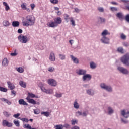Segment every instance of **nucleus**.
<instances>
[{
    "mask_svg": "<svg viewBox=\"0 0 129 129\" xmlns=\"http://www.w3.org/2000/svg\"><path fill=\"white\" fill-rule=\"evenodd\" d=\"M8 126V127H12V126H13V123H10L8 122V123L7 124V126Z\"/></svg>",
    "mask_w": 129,
    "mask_h": 129,
    "instance_id": "nucleus-57",
    "label": "nucleus"
},
{
    "mask_svg": "<svg viewBox=\"0 0 129 129\" xmlns=\"http://www.w3.org/2000/svg\"><path fill=\"white\" fill-rule=\"evenodd\" d=\"M19 116H20V114L19 113H17L16 114H14L13 115V117H15V118H18Z\"/></svg>",
    "mask_w": 129,
    "mask_h": 129,
    "instance_id": "nucleus-58",
    "label": "nucleus"
},
{
    "mask_svg": "<svg viewBox=\"0 0 129 129\" xmlns=\"http://www.w3.org/2000/svg\"><path fill=\"white\" fill-rule=\"evenodd\" d=\"M98 11H99L101 13H103L104 12V9L102 7H99L98 8Z\"/></svg>",
    "mask_w": 129,
    "mask_h": 129,
    "instance_id": "nucleus-53",
    "label": "nucleus"
},
{
    "mask_svg": "<svg viewBox=\"0 0 129 129\" xmlns=\"http://www.w3.org/2000/svg\"><path fill=\"white\" fill-rule=\"evenodd\" d=\"M77 124V120H72V125H75V124Z\"/></svg>",
    "mask_w": 129,
    "mask_h": 129,
    "instance_id": "nucleus-55",
    "label": "nucleus"
},
{
    "mask_svg": "<svg viewBox=\"0 0 129 129\" xmlns=\"http://www.w3.org/2000/svg\"><path fill=\"white\" fill-rule=\"evenodd\" d=\"M59 56L60 59H61V60H65V58H66L65 55L60 54L59 55Z\"/></svg>",
    "mask_w": 129,
    "mask_h": 129,
    "instance_id": "nucleus-38",
    "label": "nucleus"
},
{
    "mask_svg": "<svg viewBox=\"0 0 129 129\" xmlns=\"http://www.w3.org/2000/svg\"><path fill=\"white\" fill-rule=\"evenodd\" d=\"M3 114L5 115V116H6V117H9V116H10V115H11V114H10L9 113V112H7V111H4V112H3Z\"/></svg>",
    "mask_w": 129,
    "mask_h": 129,
    "instance_id": "nucleus-44",
    "label": "nucleus"
},
{
    "mask_svg": "<svg viewBox=\"0 0 129 129\" xmlns=\"http://www.w3.org/2000/svg\"><path fill=\"white\" fill-rule=\"evenodd\" d=\"M42 92H45V93H46L47 94H52V93H54V90L52 89H47L46 88H44Z\"/></svg>",
    "mask_w": 129,
    "mask_h": 129,
    "instance_id": "nucleus-8",
    "label": "nucleus"
},
{
    "mask_svg": "<svg viewBox=\"0 0 129 129\" xmlns=\"http://www.w3.org/2000/svg\"><path fill=\"white\" fill-rule=\"evenodd\" d=\"M21 7L22 10H26L27 8V5H26V3H22V4H21Z\"/></svg>",
    "mask_w": 129,
    "mask_h": 129,
    "instance_id": "nucleus-36",
    "label": "nucleus"
},
{
    "mask_svg": "<svg viewBox=\"0 0 129 129\" xmlns=\"http://www.w3.org/2000/svg\"><path fill=\"white\" fill-rule=\"evenodd\" d=\"M22 121H23V122H29V120L27 118H22Z\"/></svg>",
    "mask_w": 129,
    "mask_h": 129,
    "instance_id": "nucleus-52",
    "label": "nucleus"
},
{
    "mask_svg": "<svg viewBox=\"0 0 129 129\" xmlns=\"http://www.w3.org/2000/svg\"><path fill=\"white\" fill-rule=\"evenodd\" d=\"M47 26L48 27H49L50 28H56V27H58V26L57 25V24H56V22H55V21H51L50 22H49L47 24Z\"/></svg>",
    "mask_w": 129,
    "mask_h": 129,
    "instance_id": "nucleus-9",
    "label": "nucleus"
},
{
    "mask_svg": "<svg viewBox=\"0 0 129 129\" xmlns=\"http://www.w3.org/2000/svg\"><path fill=\"white\" fill-rule=\"evenodd\" d=\"M90 67L92 69H94V68H96V66L94 62H92L90 63Z\"/></svg>",
    "mask_w": 129,
    "mask_h": 129,
    "instance_id": "nucleus-35",
    "label": "nucleus"
},
{
    "mask_svg": "<svg viewBox=\"0 0 129 129\" xmlns=\"http://www.w3.org/2000/svg\"><path fill=\"white\" fill-rule=\"evenodd\" d=\"M100 20L101 23H105V19L104 18L100 17Z\"/></svg>",
    "mask_w": 129,
    "mask_h": 129,
    "instance_id": "nucleus-59",
    "label": "nucleus"
},
{
    "mask_svg": "<svg viewBox=\"0 0 129 129\" xmlns=\"http://www.w3.org/2000/svg\"><path fill=\"white\" fill-rule=\"evenodd\" d=\"M84 81H85L86 79H88V80H90L91 79V76L89 74L85 75L83 77Z\"/></svg>",
    "mask_w": 129,
    "mask_h": 129,
    "instance_id": "nucleus-18",
    "label": "nucleus"
},
{
    "mask_svg": "<svg viewBox=\"0 0 129 129\" xmlns=\"http://www.w3.org/2000/svg\"><path fill=\"white\" fill-rule=\"evenodd\" d=\"M57 14V16H61L62 15V12L60 11H58L57 12H56Z\"/></svg>",
    "mask_w": 129,
    "mask_h": 129,
    "instance_id": "nucleus-63",
    "label": "nucleus"
},
{
    "mask_svg": "<svg viewBox=\"0 0 129 129\" xmlns=\"http://www.w3.org/2000/svg\"><path fill=\"white\" fill-rule=\"evenodd\" d=\"M30 7L31 8V10H34V9H35V7H36V6L35 5V4L32 3L30 4Z\"/></svg>",
    "mask_w": 129,
    "mask_h": 129,
    "instance_id": "nucleus-54",
    "label": "nucleus"
},
{
    "mask_svg": "<svg viewBox=\"0 0 129 129\" xmlns=\"http://www.w3.org/2000/svg\"><path fill=\"white\" fill-rule=\"evenodd\" d=\"M100 86L101 88H103V89H105V90H107V91H109L110 92L112 91V88H111V87L109 86H107L104 83L101 84Z\"/></svg>",
    "mask_w": 129,
    "mask_h": 129,
    "instance_id": "nucleus-5",
    "label": "nucleus"
},
{
    "mask_svg": "<svg viewBox=\"0 0 129 129\" xmlns=\"http://www.w3.org/2000/svg\"><path fill=\"white\" fill-rule=\"evenodd\" d=\"M1 101H4V102H5L6 103H7L8 105H11V104H12V102H10L9 100L7 99H5L4 98H1Z\"/></svg>",
    "mask_w": 129,
    "mask_h": 129,
    "instance_id": "nucleus-21",
    "label": "nucleus"
},
{
    "mask_svg": "<svg viewBox=\"0 0 129 129\" xmlns=\"http://www.w3.org/2000/svg\"><path fill=\"white\" fill-rule=\"evenodd\" d=\"M12 26L13 27H19L20 26V22L19 21H13L12 22Z\"/></svg>",
    "mask_w": 129,
    "mask_h": 129,
    "instance_id": "nucleus-22",
    "label": "nucleus"
},
{
    "mask_svg": "<svg viewBox=\"0 0 129 129\" xmlns=\"http://www.w3.org/2000/svg\"><path fill=\"white\" fill-rule=\"evenodd\" d=\"M3 5L5 6L6 11H9V10H10V7L8 5V3L6 2H3Z\"/></svg>",
    "mask_w": 129,
    "mask_h": 129,
    "instance_id": "nucleus-29",
    "label": "nucleus"
},
{
    "mask_svg": "<svg viewBox=\"0 0 129 129\" xmlns=\"http://www.w3.org/2000/svg\"><path fill=\"white\" fill-rule=\"evenodd\" d=\"M0 91H3V92H7L8 91V89L4 87H0Z\"/></svg>",
    "mask_w": 129,
    "mask_h": 129,
    "instance_id": "nucleus-41",
    "label": "nucleus"
},
{
    "mask_svg": "<svg viewBox=\"0 0 129 129\" xmlns=\"http://www.w3.org/2000/svg\"><path fill=\"white\" fill-rule=\"evenodd\" d=\"M77 73L78 75H85L86 74V70L80 69L77 71Z\"/></svg>",
    "mask_w": 129,
    "mask_h": 129,
    "instance_id": "nucleus-14",
    "label": "nucleus"
},
{
    "mask_svg": "<svg viewBox=\"0 0 129 129\" xmlns=\"http://www.w3.org/2000/svg\"><path fill=\"white\" fill-rule=\"evenodd\" d=\"M3 25L5 26V27H9L10 26V22L8 20H4L3 21Z\"/></svg>",
    "mask_w": 129,
    "mask_h": 129,
    "instance_id": "nucleus-25",
    "label": "nucleus"
},
{
    "mask_svg": "<svg viewBox=\"0 0 129 129\" xmlns=\"http://www.w3.org/2000/svg\"><path fill=\"white\" fill-rule=\"evenodd\" d=\"M39 87H40L41 91H43V90L45 89V88L44 87V84L43 83H40L38 84Z\"/></svg>",
    "mask_w": 129,
    "mask_h": 129,
    "instance_id": "nucleus-26",
    "label": "nucleus"
},
{
    "mask_svg": "<svg viewBox=\"0 0 129 129\" xmlns=\"http://www.w3.org/2000/svg\"><path fill=\"white\" fill-rule=\"evenodd\" d=\"M13 123H14V124H15L16 126H20V122L19 121V120H14Z\"/></svg>",
    "mask_w": 129,
    "mask_h": 129,
    "instance_id": "nucleus-31",
    "label": "nucleus"
},
{
    "mask_svg": "<svg viewBox=\"0 0 129 129\" xmlns=\"http://www.w3.org/2000/svg\"><path fill=\"white\" fill-rule=\"evenodd\" d=\"M47 83L49 85H51V86H57V81L54 79H50L48 80Z\"/></svg>",
    "mask_w": 129,
    "mask_h": 129,
    "instance_id": "nucleus-6",
    "label": "nucleus"
},
{
    "mask_svg": "<svg viewBox=\"0 0 129 129\" xmlns=\"http://www.w3.org/2000/svg\"><path fill=\"white\" fill-rule=\"evenodd\" d=\"M18 40L19 42L22 44H26V43H28L29 41H30V39H29L27 36L23 35V34H20L18 36Z\"/></svg>",
    "mask_w": 129,
    "mask_h": 129,
    "instance_id": "nucleus-3",
    "label": "nucleus"
},
{
    "mask_svg": "<svg viewBox=\"0 0 129 129\" xmlns=\"http://www.w3.org/2000/svg\"><path fill=\"white\" fill-rule=\"evenodd\" d=\"M18 102L20 105H29V104L22 99L19 100Z\"/></svg>",
    "mask_w": 129,
    "mask_h": 129,
    "instance_id": "nucleus-17",
    "label": "nucleus"
},
{
    "mask_svg": "<svg viewBox=\"0 0 129 129\" xmlns=\"http://www.w3.org/2000/svg\"><path fill=\"white\" fill-rule=\"evenodd\" d=\"M116 17H117V18L120 19V20L123 19V15H122V13H118L116 15Z\"/></svg>",
    "mask_w": 129,
    "mask_h": 129,
    "instance_id": "nucleus-24",
    "label": "nucleus"
},
{
    "mask_svg": "<svg viewBox=\"0 0 129 129\" xmlns=\"http://www.w3.org/2000/svg\"><path fill=\"white\" fill-rule=\"evenodd\" d=\"M19 85H20L21 87H23V88H26V87H27V83L23 81H20L19 82Z\"/></svg>",
    "mask_w": 129,
    "mask_h": 129,
    "instance_id": "nucleus-19",
    "label": "nucleus"
},
{
    "mask_svg": "<svg viewBox=\"0 0 129 129\" xmlns=\"http://www.w3.org/2000/svg\"><path fill=\"white\" fill-rule=\"evenodd\" d=\"M7 84L8 85V88H9L10 90H14V89H15V87L14 84L11 83L10 81H8L7 82Z\"/></svg>",
    "mask_w": 129,
    "mask_h": 129,
    "instance_id": "nucleus-12",
    "label": "nucleus"
},
{
    "mask_svg": "<svg viewBox=\"0 0 129 129\" xmlns=\"http://www.w3.org/2000/svg\"><path fill=\"white\" fill-rule=\"evenodd\" d=\"M121 113L124 117H125V118H127L129 116V111H128L127 113H125V110H123L121 111Z\"/></svg>",
    "mask_w": 129,
    "mask_h": 129,
    "instance_id": "nucleus-16",
    "label": "nucleus"
},
{
    "mask_svg": "<svg viewBox=\"0 0 129 129\" xmlns=\"http://www.w3.org/2000/svg\"><path fill=\"white\" fill-rule=\"evenodd\" d=\"M11 93L12 94H13L14 96H15V95L17 94V92H16L15 90H12Z\"/></svg>",
    "mask_w": 129,
    "mask_h": 129,
    "instance_id": "nucleus-61",
    "label": "nucleus"
},
{
    "mask_svg": "<svg viewBox=\"0 0 129 129\" xmlns=\"http://www.w3.org/2000/svg\"><path fill=\"white\" fill-rule=\"evenodd\" d=\"M18 34H22L23 33V30H22L21 29H19L18 30Z\"/></svg>",
    "mask_w": 129,
    "mask_h": 129,
    "instance_id": "nucleus-62",
    "label": "nucleus"
},
{
    "mask_svg": "<svg viewBox=\"0 0 129 129\" xmlns=\"http://www.w3.org/2000/svg\"><path fill=\"white\" fill-rule=\"evenodd\" d=\"M24 128L26 129H32V126L30 124H25L23 126Z\"/></svg>",
    "mask_w": 129,
    "mask_h": 129,
    "instance_id": "nucleus-33",
    "label": "nucleus"
},
{
    "mask_svg": "<svg viewBox=\"0 0 129 129\" xmlns=\"http://www.w3.org/2000/svg\"><path fill=\"white\" fill-rule=\"evenodd\" d=\"M125 20L127 22H129V14L127 15L125 17Z\"/></svg>",
    "mask_w": 129,
    "mask_h": 129,
    "instance_id": "nucleus-60",
    "label": "nucleus"
},
{
    "mask_svg": "<svg viewBox=\"0 0 129 129\" xmlns=\"http://www.w3.org/2000/svg\"><path fill=\"white\" fill-rule=\"evenodd\" d=\"M70 22L72 23V26H74V27H75V26L76 25L75 21H74V20L73 19V18H72V17L71 18Z\"/></svg>",
    "mask_w": 129,
    "mask_h": 129,
    "instance_id": "nucleus-39",
    "label": "nucleus"
},
{
    "mask_svg": "<svg viewBox=\"0 0 129 129\" xmlns=\"http://www.w3.org/2000/svg\"><path fill=\"white\" fill-rule=\"evenodd\" d=\"M49 60L50 61H51V62H55V60H56V58L55 57V53L53 52H51L50 54L49 55Z\"/></svg>",
    "mask_w": 129,
    "mask_h": 129,
    "instance_id": "nucleus-11",
    "label": "nucleus"
},
{
    "mask_svg": "<svg viewBox=\"0 0 129 129\" xmlns=\"http://www.w3.org/2000/svg\"><path fill=\"white\" fill-rule=\"evenodd\" d=\"M64 20L67 22V23H68L69 22V20H71V18L69 17V15L66 14L64 15Z\"/></svg>",
    "mask_w": 129,
    "mask_h": 129,
    "instance_id": "nucleus-27",
    "label": "nucleus"
},
{
    "mask_svg": "<svg viewBox=\"0 0 129 129\" xmlns=\"http://www.w3.org/2000/svg\"><path fill=\"white\" fill-rule=\"evenodd\" d=\"M36 19L32 16V15H28L26 17L24 20L23 21L22 24L25 27H29V26H34Z\"/></svg>",
    "mask_w": 129,
    "mask_h": 129,
    "instance_id": "nucleus-1",
    "label": "nucleus"
},
{
    "mask_svg": "<svg viewBox=\"0 0 129 129\" xmlns=\"http://www.w3.org/2000/svg\"><path fill=\"white\" fill-rule=\"evenodd\" d=\"M118 52H120V53H123V48L122 47H119L117 49Z\"/></svg>",
    "mask_w": 129,
    "mask_h": 129,
    "instance_id": "nucleus-51",
    "label": "nucleus"
},
{
    "mask_svg": "<svg viewBox=\"0 0 129 129\" xmlns=\"http://www.w3.org/2000/svg\"><path fill=\"white\" fill-rule=\"evenodd\" d=\"M34 114H40V109H37L34 110Z\"/></svg>",
    "mask_w": 129,
    "mask_h": 129,
    "instance_id": "nucleus-42",
    "label": "nucleus"
},
{
    "mask_svg": "<svg viewBox=\"0 0 129 129\" xmlns=\"http://www.w3.org/2000/svg\"><path fill=\"white\" fill-rule=\"evenodd\" d=\"M55 23L56 24L57 26L60 25L62 23V18L60 17H58L54 19Z\"/></svg>",
    "mask_w": 129,
    "mask_h": 129,
    "instance_id": "nucleus-10",
    "label": "nucleus"
},
{
    "mask_svg": "<svg viewBox=\"0 0 129 129\" xmlns=\"http://www.w3.org/2000/svg\"><path fill=\"white\" fill-rule=\"evenodd\" d=\"M54 70H55V69L52 67H49L48 69V71L49 72H53V71H54Z\"/></svg>",
    "mask_w": 129,
    "mask_h": 129,
    "instance_id": "nucleus-50",
    "label": "nucleus"
},
{
    "mask_svg": "<svg viewBox=\"0 0 129 129\" xmlns=\"http://www.w3.org/2000/svg\"><path fill=\"white\" fill-rule=\"evenodd\" d=\"M87 93L88 94H89V95H93V94H94V93H93V91H92L91 90H87Z\"/></svg>",
    "mask_w": 129,
    "mask_h": 129,
    "instance_id": "nucleus-37",
    "label": "nucleus"
},
{
    "mask_svg": "<svg viewBox=\"0 0 129 129\" xmlns=\"http://www.w3.org/2000/svg\"><path fill=\"white\" fill-rule=\"evenodd\" d=\"M113 113V110L111 107H108V114H111Z\"/></svg>",
    "mask_w": 129,
    "mask_h": 129,
    "instance_id": "nucleus-46",
    "label": "nucleus"
},
{
    "mask_svg": "<svg viewBox=\"0 0 129 129\" xmlns=\"http://www.w3.org/2000/svg\"><path fill=\"white\" fill-rule=\"evenodd\" d=\"M71 129H79V127H78L77 126H75L73 127Z\"/></svg>",
    "mask_w": 129,
    "mask_h": 129,
    "instance_id": "nucleus-64",
    "label": "nucleus"
},
{
    "mask_svg": "<svg viewBox=\"0 0 129 129\" xmlns=\"http://www.w3.org/2000/svg\"><path fill=\"white\" fill-rule=\"evenodd\" d=\"M110 9L112 12H116L117 11V8L116 7H110Z\"/></svg>",
    "mask_w": 129,
    "mask_h": 129,
    "instance_id": "nucleus-45",
    "label": "nucleus"
},
{
    "mask_svg": "<svg viewBox=\"0 0 129 129\" xmlns=\"http://www.w3.org/2000/svg\"><path fill=\"white\" fill-rule=\"evenodd\" d=\"M107 35H110V33H108V31H107V30H104L103 31V32L102 33V36L103 37H105V36H106Z\"/></svg>",
    "mask_w": 129,
    "mask_h": 129,
    "instance_id": "nucleus-23",
    "label": "nucleus"
},
{
    "mask_svg": "<svg viewBox=\"0 0 129 129\" xmlns=\"http://www.w3.org/2000/svg\"><path fill=\"white\" fill-rule=\"evenodd\" d=\"M9 122H8L7 120H4L3 121V126H7L8 123Z\"/></svg>",
    "mask_w": 129,
    "mask_h": 129,
    "instance_id": "nucleus-40",
    "label": "nucleus"
},
{
    "mask_svg": "<svg viewBox=\"0 0 129 129\" xmlns=\"http://www.w3.org/2000/svg\"><path fill=\"white\" fill-rule=\"evenodd\" d=\"M121 61L125 65L128 66L129 65V54H126L121 58Z\"/></svg>",
    "mask_w": 129,
    "mask_h": 129,
    "instance_id": "nucleus-4",
    "label": "nucleus"
},
{
    "mask_svg": "<svg viewBox=\"0 0 129 129\" xmlns=\"http://www.w3.org/2000/svg\"><path fill=\"white\" fill-rule=\"evenodd\" d=\"M41 114H43L44 115V116H46V117H48L49 115H50V113L48 112H41Z\"/></svg>",
    "mask_w": 129,
    "mask_h": 129,
    "instance_id": "nucleus-32",
    "label": "nucleus"
},
{
    "mask_svg": "<svg viewBox=\"0 0 129 129\" xmlns=\"http://www.w3.org/2000/svg\"><path fill=\"white\" fill-rule=\"evenodd\" d=\"M50 2L52 4H54V5H57V4H58V3H59V1H58V0H50Z\"/></svg>",
    "mask_w": 129,
    "mask_h": 129,
    "instance_id": "nucleus-43",
    "label": "nucleus"
},
{
    "mask_svg": "<svg viewBox=\"0 0 129 129\" xmlns=\"http://www.w3.org/2000/svg\"><path fill=\"white\" fill-rule=\"evenodd\" d=\"M74 107H75L76 109H78V108H79V104L77 103V101H75L74 103Z\"/></svg>",
    "mask_w": 129,
    "mask_h": 129,
    "instance_id": "nucleus-30",
    "label": "nucleus"
},
{
    "mask_svg": "<svg viewBox=\"0 0 129 129\" xmlns=\"http://www.w3.org/2000/svg\"><path fill=\"white\" fill-rule=\"evenodd\" d=\"M54 96H55V97H57V98H60L62 96V93H55Z\"/></svg>",
    "mask_w": 129,
    "mask_h": 129,
    "instance_id": "nucleus-34",
    "label": "nucleus"
},
{
    "mask_svg": "<svg viewBox=\"0 0 129 129\" xmlns=\"http://www.w3.org/2000/svg\"><path fill=\"white\" fill-rule=\"evenodd\" d=\"M120 37L122 40H125V39H126V36H125L123 33L121 34Z\"/></svg>",
    "mask_w": 129,
    "mask_h": 129,
    "instance_id": "nucleus-47",
    "label": "nucleus"
},
{
    "mask_svg": "<svg viewBox=\"0 0 129 129\" xmlns=\"http://www.w3.org/2000/svg\"><path fill=\"white\" fill-rule=\"evenodd\" d=\"M16 51L17 50L15 49L14 52L10 54L11 56H17V55H18V53L16 52Z\"/></svg>",
    "mask_w": 129,
    "mask_h": 129,
    "instance_id": "nucleus-48",
    "label": "nucleus"
},
{
    "mask_svg": "<svg viewBox=\"0 0 129 129\" xmlns=\"http://www.w3.org/2000/svg\"><path fill=\"white\" fill-rule=\"evenodd\" d=\"M101 41L102 43H104V44H109V39L105 36L102 38Z\"/></svg>",
    "mask_w": 129,
    "mask_h": 129,
    "instance_id": "nucleus-13",
    "label": "nucleus"
},
{
    "mask_svg": "<svg viewBox=\"0 0 129 129\" xmlns=\"http://www.w3.org/2000/svg\"><path fill=\"white\" fill-rule=\"evenodd\" d=\"M118 70L121 72V73H123V74H128V71L126 69H124L122 67H118Z\"/></svg>",
    "mask_w": 129,
    "mask_h": 129,
    "instance_id": "nucleus-7",
    "label": "nucleus"
},
{
    "mask_svg": "<svg viewBox=\"0 0 129 129\" xmlns=\"http://www.w3.org/2000/svg\"><path fill=\"white\" fill-rule=\"evenodd\" d=\"M88 113V112H84L83 113H82V116H87Z\"/></svg>",
    "mask_w": 129,
    "mask_h": 129,
    "instance_id": "nucleus-56",
    "label": "nucleus"
},
{
    "mask_svg": "<svg viewBox=\"0 0 129 129\" xmlns=\"http://www.w3.org/2000/svg\"><path fill=\"white\" fill-rule=\"evenodd\" d=\"M28 96L26 97V99H27L29 103H31V104H37V102H36L35 100L30 98V97H31V98H35V97H36V95H35V94L32 93H28Z\"/></svg>",
    "mask_w": 129,
    "mask_h": 129,
    "instance_id": "nucleus-2",
    "label": "nucleus"
},
{
    "mask_svg": "<svg viewBox=\"0 0 129 129\" xmlns=\"http://www.w3.org/2000/svg\"><path fill=\"white\" fill-rule=\"evenodd\" d=\"M76 116H80V115H82V112L78 111L76 113Z\"/></svg>",
    "mask_w": 129,
    "mask_h": 129,
    "instance_id": "nucleus-49",
    "label": "nucleus"
},
{
    "mask_svg": "<svg viewBox=\"0 0 129 129\" xmlns=\"http://www.w3.org/2000/svg\"><path fill=\"white\" fill-rule=\"evenodd\" d=\"M17 71H18V72L19 73H23L24 70L22 67H19L17 69Z\"/></svg>",
    "mask_w": 129,
    "mask_h": 129,
    "instance_id": "nucleus-28",
    "label": "nucleus"
},
{
    "mask_svg": "<svg viewBox=\"0 0 129 129\" xmlns=\"http://www.w3.org/2000/svg\"><path fill=\"white\" fill-rule=\"evenodd\" d=\"M70 57H71L72 60H73L74 63H75V64H78L79 63V60L78 59H77V58L74 57L72 55H71Z\"/></svg>",
    "mask_w": 129,
    "mask_h": 129,
    "instance_id": "nucleus-15",
    "label": "nucleus"
},
{
    "mask_svg": "<svg viewBox=\"0 0 129 129\" xmlns=\"http://www.w3.org/2000/svg\"><path fill=\"white\" fill-rule=\"evenodd\" d=\"M9 64V61L8 59L5 58L2 61V65L3 66H7Z\"/></svg>",
    "mask_w": 129,
    "mask_h": 129,
    "instance_id": "nucleus-20",
    "label": "nucleus"
}]
</instances>
